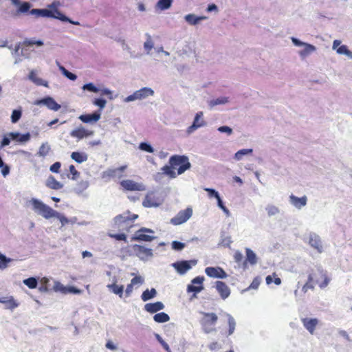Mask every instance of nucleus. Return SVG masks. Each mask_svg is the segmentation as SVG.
<instances>
[{
    "label": "nucleus",
    "mask_w": 352,
    "mask_h": 352,
    "mask_svg": "<svg viewBox=\"0 0 352 352\" xmlns=\"http://www.w3.org/2000/svg\"><path fill=\"white\" fill-rule=\"evenodd\" d=\"M154 95V91L149 87H142L139 90L135 91L133 94L124 98L125 102H130L135 100H142L146 99L150 96Z\"/></svg>",
    "instance_id": "39448f33"
},
{
    "label": "nucleus",
    "mask_w": 352,
    "mask_h": 352,
    "mask_svg": "<svg viewBox=\"0 0 352 352\" xmlns=\"http://www.w3.org/2000/svg\"><path fill=\"white\" fill-rule=\"evenodd\" d=\"M289 204L298 210H301L307 204V197L304 195L301 197H298L292 194L289 197Z\"/></svg>",
    "instance_id": "a211bd4d"
},
{
    "label": "nucleus",
    "mask_w": 352,
    "mask_h": 352,
    "mask_svg": "<svg viewBox=\"0 0 352 352\" xmlns=\"http://www.w3.org/2000/svg\"><path fill=\"white\" fill-rule=\"evenodd\" d=\"M164 309V305L162 302L146 303L144 305V310L148 313L154 314Z\"/></svg>",
    "instance_id": "cd10ccee"
},
{
    "label": "nucleus",
    "mask_w": 352,
    "mask_h": 352,
    "mask_svg": "<svg viewBox=\"0 0 352 352\" xmlns=\"http://www.w3.org/2000/svg\"><path fill=\"white\" fill-rule=\"evenodd\" d=\"M120 185L126 190L130 191H144L146 190V186L142 183L135 182L131 179L122 180Z\"/></svg>",
    "instance_id": "f8f14e48"
},
{
    "label": "nucleus",
    "mask_w": 352,
    "mask_h": 352,
    "mask_svg": "<svg viewBox=\"0 0 352 352\" xmlns=\"http://www.w3.org/2000/svg\"><path fill=\"white\" fill-rule=\"evenodd\" d=\"M207 276L214 278H226L228 275L220 267H208L205 269Z\"/></svg>",
    "instance_id": "f3484780"
},
{
    "label": "nucleus",
    "mask_w": 352,
    "mask_h": 352,
    "mask_svg": "<svg viewBox=\"0 0 352 352\" xmlns=\"http://www.w3.org/2000/svg\"><path fill=\"white\" fill-rule=\"evenodd\" d=\"M100 112H94L92 114L81 115L78 118L84 123H93L98 121L100 119Z\"/></svg>",
    "instance_id": "a878e982"
},
{
    "label": "nucleus",
    "mask_w": 352,
    "mask_h": 352,
    "mask_svg": "<svg viewBox=\"0 0 352 352\" xmlns=\"http://www.w3.org/2000/svg\"><path fill=\"white\" fill-rule=\"evenodd\" d=\"M54 218H57L60 221L62 227L69 223L68 219L58 211H56V214H54Z\"/></svg>",
    "instance_id": "680f3d73"
},
{
    "label": "nucleus",
    "mask_w": 352,
    "mask_h": 352,
    "mask_svg": "<svg viewBox=\"0 0 352 352\" xmlns=\"http://www.w3.org/2000/svg\"><path fill=\"white\" fill-rule=\"evenodd\" d=\"M217 130L221 132V133H226L228 135H230L232 134L233 133V130L232 128H230V126H219Z\"/></svg>",
    "instance_id": "338daca9"
},
{
    "label": "nucleus",
    "mask_w": 352,
    "mask_h": 352,
    "mask_svg": "<svg viewBox=\"0 0 352 352\" xmlns=\"http://www.w3.org/2000/svg\"><path fill=\"white\" fill-rule=\"evenodd\" d=\"M309 238V245L319 252H321L322 251V245L320 236L315 233H311Z\"/></svg>",
    "instance_id": "393cba45"
},
{
    "label": "nucleus",
    "mask_w": 352,
    "mask_h": 352,
    "mask_svg": "<svg viewBox=\"0 0 352 352\" xmlns=\"http://www.w3.org/2000/svg\"><path fill=\"white\" fill-rule=\"evenodd\" d=\"M204 190L208 192V195L210 198L214 197L217 199L220 196L219 192L213 188H206Z\"/></svg>",
    "instance_id": "69168bd1"
},
{
    "label": "nucleus",
    "mask_w": 352,
    "mask_h": 352,
    "mask_svg": "<svg viewBox=\"0 0 352 352\" xmlns=\"http://www.w3.org/2000/svg\"><path fill=\"white\" fill-rule=\"evenodd\" d=\"M204 113L202 111L197 112L195 116L192 124L188 127L186 133L190 135L200 127L204 126L206 123L203 119Z\"/></svg>",
    "instance_id": "2eb2a0df"
},
{
    "label": "nucleus",
    "mask_w": 352,
    "mask_h": 352,
    "mask_svg": "<svg viewBox=\"0 0 352 352\" xmlns=\"http://www.w3.org/2000/svg\"><path fill=\"white\" fill-rule=\"evenodd\" d=\"M22 115L21 110L20 109H14L11 116V121L12 123H16L19 119L21 118Z\"/></svg>",
    "instance_id": "5fc2aeb1"
},
{
    "label": "nucleus",
    "mask_w": 352,
    "mask_h": 352,
    "mask_svg": "<svg viewBox=\"0 0 352 352\" xmlns=\"http://www.w3.org/2000/svg\"><path fill=\"white\" fill-rule=\"evenodd\" d=\"M246 260L251 264L255 265L257 263V256L256 254L250 248L245 249Z\"/></svg>",
    "instance_id": "a19ab883"
},
{
    "label": "nucleus",
    "mask_w": 352,
    "mask_h": 352,
    "mask_svg": "<svg viewBox=\"0 0 352 352\" xmlns=\"http://www.w3.org/2000/svg\"><path fill=\"white\" fill-rule=\"evenodd\" d=\"M145 36L146 37V40L144 43V48L146 52V54H149L151 50L154 47V43L153 41L151 36L148 33H146Z\"/></svg>",
    "instance_id": "ea45409f"
},
{
    "label": "nucleus",
    "mask_w": 352,
    "mask_h": 352,
    "mask_svg": "<svg viewBox=\"0 0 352 352\" xmlns=\"http://www.w3.org/2000/svg\"><path fill=\"white\" fill-rule=\"evenodd\" d=\"M313 280H314V277L311 274H310L308 277V282L307 283H305L302 288V290L304 293H306L309 289H313L314 288V285L311 284V282Z\"/></svg>",
    "instance_id": "4d7b16f0"
},
{
    "label": "nucleus",
    "mask_w": 352,
    "mask_h": 352,
    "mask_svg": "<svg viewBox=\"0 0 352 352\" xmlns=\"http://www.w3.org/2000/svg\"><path fill=\"white\" fill-rule=\"evenodd\" d=\"M60 71L62 72L63 76L71 80L74 81L77 78V76L76 74L69 72L63 66H60Z\"/></svg>",
    "instance_id": "3c124183"
},
{
    "label": "nucleus",
    "mask_w": 352,
    "mask_h": 352,
    "mask_svg": "<svg viewBox=\"0 0 352 352\" xmlns=\"http://www.w3.org/2000/svg\"><path fill=\"white\" fill-rule=\"evenodd\" d=\"M99 92L101 96H106L111 100L114 99V97L113 96V91L108 88H100Z\"/></svg>",
    "instance_id": "052dcab7"
},
{
    "label": "nucleus",
    "mask_w": 352,
    "mask_h": 352,
    "mask_svg": "<svg viewBox=\"0 0 352 352\" xmlns=\"http://www.w3.org/2000/svg\"><path fill=\"white\" fill-rule=\"evenodd\" d=\"M197 261L196 260L182 261L173 263L171 265L181 275L186 274L192 268V266L196 265Z\"/></svg>",
    "instance_id": "6e6552de"
},
{
    "label": "nucleus",
    "mask_w": 352,
    "mask_h": 352,
    "mask_svg": "<svg viewBox=\"0 0 352 352\" xmlns=\"http://www.w3.org/2000/svg\"><path fill=\"white\" fill-rule=\"evenodd\" d=\"M146 232L154 233V231L148 228H142L135 232L134 236L132 237V241H151L155 239V236L146 234Z\"/></svg>",
    "instance_id": "ddd939ff"
},
{
    "label": "nucleus",
    "mask_w": 352,
    "mask_h": 352,
    "mask_svg": "<svg viewBox=\"0 0 352 352\" xmlns=\"http://www.w3.org/2000/svg\"><path fill=\"white\" fill-rule=\"evenodd\" d=\"M139 148L149 153H153L154 152L153 146L147 142H141L139 144Z\"/></svg>",
    "instance_id": "603ef678"
},
{
    "label": "nucleus",
    "mask_w": 352,
    "mask_h": 352,
    "mask_svg": "<svg viewBox=\"0 0 352 352\" xmlns=\"http://www.w3.org/2000/svg\"><path fill=\"white\" fill-rule=\"evenodd\" d=\"M164 174L169 176L170 178L174 179L177 177V174L169 166H164L161 168Z\"/></svg>",
    "instance_id": "8fccbe9b"
},
{
    "label": "nucleus",
    "mask_w": 352,
    "mask_h": 352,
    "mask_svg": "<svg viewBox=\"0 0 352 352\" xmlns=\"http://www.w3.org/2000/svg\"><path fill=\"white\" fill-rule=\"evenodd\" d=\"M67 287L64 286L61 283L57 280H54L53 289L56 292H60L61 294H67Z\"/></svg>",
    "instance_id": "49530a36"
},
{
    "label": "nucleus",
    "mask_w": 352,
    "mask_h": 352,
    "mask_svg": "<svg viewBox=\"0 0 352 352\" xmlns=\"http://www.w3.org/2000/svg\"><path fill=\"white\" fill-rule=\"evenodd\" d=\"M51 151L50 145L47 142H43L40 146L36 155L41 157H46Z\"/></svg>",
    "instance_id": "f704fd0d"
},
{
    "label": "nucleus",
    "mask_w": 352,
    "mask_h": 352,
    "mask_svg": "<svg viewBox=\"0 0 352 352\" xmlns=\"http://www.w3.org/2000/svg\"><path fill=\"white\" fill-rule=\"evenodd\" d=\"M82 89L84 91H88L93 92V93H99V91H100V88L96 87L92 82L85 84L82 87Z\"/></svg>",
    "instance_id": "09e8293b"
},
{
    "label": "nucleus",
    "mask_w": 352,
    "mask_h": 352,
    "mask_svg": "<svg viewBox=\"0 0 352 352\" xmlns=\"http://www.w3.org/2000/svg\"><path fill=\"white\" fill-rule=\"evenodd\" d=\"M35 105H44L49 109L57 111L60 109V105L58 104L53 98L47 96L41 100H37L34 103Z\"/></svg>",
    "instance_id": "4468645a"
},
{
    "label": "nucleus",
    "mask_w": 352,
    "mask_h": 352,
    "mask_svg": "<svg viewBox=\"0 0 352 352\" xmlns=\"http://www.w3.org/2000/svg\"><path fill=\"white\" fill-rule=\"evenodd\" d=\"M138 217V214H132L129 211H126L121 214L117 215L114 218V224L119 230H126L129 232V229L133 227V221Z\"/></svg>",
    "instance_id": "f03ea898"
},
{
    "label": "nucleus",
    "mask_w": 352,
    "mask_h": 352,
    "mask_svg": "<svg viewBox=\"0 0 352 352\" xmlns=\"http://www.w3.org/2000/svg\"><path fill=\"white\" fill-rule=\"evenodd\" d=\"M23 283L30 289H34L37 287L38 281L34 277H30L23 280Z\"/></svg>",
    "instance_id": "de8ad7c7"
},
{
    "label": "nucleus",
    "mask_w": 352,
    "mask_h": 352,
    "mask_svg": "<svg viewBox=\"0 0 352 352\" xmlns=\"http://www.w3.org/2000/svg\"><path fill=\"white\" fill-rule=\"evenodd\" d=\"M192 215V210L188 208L179 211L177 214L170 219V223L177 226L186 222Z\"/></svg>",
    "instance_id": "1a4fd4ad"
},
{
    "label": "nucleus",
    "mask_w": 352,
    "mask_h": 352,
    "mask_svg": "<svg viewBox=\"0 0 352 352\" xmlns=\"http://www.w3.org/2000/svg\"><path fill=\"white\" fill-rule=\"evenodd\" d=\"M45 185L47 187L53 190H60L63 187V184L57 181L52 175L47 177L45 182Z\"/></svg>",
    "instance_id": "2f4dec72"
},
{
    "label": "nucleus",
    "mask_w": 352,
    "mask_h": 352,
    "mask_svg": "<svg viewBox=\"0 0 352 352\" xmlns=\"http://www.w3.org/2000/svg\"><path fill=\"white\" fill-rule=\"evenodd\" d=\"M311 275L314 277V280L315 279L316 283L322 289L326 287L330 282V278L327 276V272L321 267H318L317 272Z\"/></svg>",
    "instance_id": "9d476101"
},
{
    "label": "nucleus",
    "mask_w": 352,
    "mask_h": 352,
    "mask_svg": "<svg viewBox=\"0 0 352 352\" xmlns=\"http://www.w3.org/2000/svg\"><path fill=\"white\" fill-rule=\"evenodd\" d=\"M28 79L38 86L48 87V82L41 78L36 76V71L32 69L28 75Z\"/></svg>",
    "instance_id": "7c9ffc66"
},
{
    "label": "nucleus",
    "mask_w": 352,
    "mask_h": 352,
    "mask_svg": "<svg viewBox=\"0 0 352 352\" xmlns=\"http://www.w3.org/2000/svg\"><path fill=\"white\" fill-rule=\"evenodd\" d=\"M265 211L269 217L278 215L280 213V209L272 204H269L265 206Z\"/></svg>",
    "instance_id": "c9c22d12"
},
{
    "label": "nucleus",
    "mask_w": 352,
    "mask_h": 352,
    "mask_svg": "<svg viewBox=\"0 0 352 352\" xmlns=\"http://www.w3.org/2000/svg\"><path fill=\"white\" fill-rule=\"evenodd\" d=\"M153 320L158 323H163L169 321L170 317L169 316L164 313V312H160L158 314H156L153 316Z\"/></svg>",
    "instance_id": "37998d69"
},
{
    "label": "nucleus",
    "mask_w": 352,
    "mask_h": 352,
    "mask_svg": "<svg viewBox=\"0 0 352 352\" xmlns=\"http://www.w3.org/2000/svg\"><path fill=\"white\" fill-rule=\"evenodd\" d=\"M204 281V276H197L191 280V284L187 287L188 292H194V296L199 293L204 289L203 282Z\"/></svg>",
    "instance_id": "dca6fc26"
},
{
    "label": "nucleus",
    "mask_w": 352,
    "mask_h": 352,
    "mask_svg": "<svg viewBox=\"0 0 352 352\" xmlns=\"http://www.w3.org/2000/svg\"><path fill=\"white\" fill-rule=\"evenodd\" d=\"M155 337L167 352H172L168 344L162 339V338L158 333H155Z\"/></svg>",
    "instance_id": "e2e57ef3"
},
{
    "label": "nucleus",
    "mask_w": 352,
    "mask_h": 352,
    "mask_svg": "<svg viewBox=\"0 0 352 352\" xmlns=\"http://www.w3.org/2000/svg\"><path fill=\"white\" fill-rule=\"evenodd\" d=\"M92 103L94 105L98 107L100 110H102L107 104V100L102 98H96L93 100Z\"/></svg>",
    "instance_id": "864d4df0"
},
{
    "label": "nucleus",
    "mask_w": 352,
    "mask_h": 352,
    "mask_svg": "<svg viewBox=\"0 0 352 352\" xmlns=\"http://www.w3.org/2000/svg\"><path fill=\"white\" fill-rule=\"evenodd\" d=\"M291 40L292 43L295 46L302 47V49L298 52V54L302 59H304L306 57L309 56L316 50L314 45L302 42L297 38L292 37Z\"/></svg>",
    "instance_id": "423d86ee"
},
{
    "label": "nucleus",
    "mask_w": 352,
    "mask_h": 352,
    "mask_svg": "<svg viewBox=\"0 0 352 352\" xmlns=\"http://www.w3.org/2000/svg\"><path fill=\"white\" fill-rule=\"evenodd\" d=\"M160 204V203L158 199L156 198L152 192L148 193L142 202L143 206L146 208H156L158 207Z\"/></svg>",
    "instance_id": "4be33fe9"
},
{
    "label": "nucleus",
    "mask_w": 352,
    "mask_h": 352,
    "mask_svg": "<svg viewBox=\"0 0 352 352\" xmlns=\"http://www.w3.org/2000/svg\"><path fill=\"white\" fill-rule=\"evenodd\" d=\"M157 291L155 289L152 288L151 289H146L143 292L141 296V298L144 302H146L157 296Z\"/></svg>",
    "instance_id": "e433bc0d"
},
{
    "label": "nucleus",
    "mask_w": 352,
    "mask_h": 352,
    "mask_svg": "<svg viewBox=\"0 0 352 352\" xmlns=\"http://www.w3.org/2000/svg\"><path fill=\"white\" fill-rule=\"evenodd\" d=\"M94 132L91 131H87L84 127L80 126L71 131L70 135L73 138H76L79 140L82 139L85 137L92 135Z\"/></svg>",
    "instance_id": "5701e85b"
},
{
    "label": "nucleus",
    "mask_w": 352,
    "mask_h": 352,
    "mask_svg": "<svg viewBox=\"0 0 352 352\" xmlns=\"http://www.w3.org/2000/svg\"><path fill=\"white\" fill-rule=\"evenodd\" d=\"M337 54H341V55H346L347 56L349 50L346 45H340L336 50Z\"/></svg>",
    "instance_id": "774afa93"
},
{
    "label": "nucleus",
    "mask_w": 352,
    "mask_h": 352,
    "mask_svg": "<svg viewBox=\"0 0 352 352\" xmlns=\"http://www.w3.org/2000/svg\"><path fill=\"white\" fill-rule=\"evenodd\" d=\"M30 14L32 15L35 16L36 17H43V18H52V16H54L52 14V12H50L47 8L45 9H32L30 11Z\"/></svg>",
    "instance_id": "c85d7f7f"
},
{
    "label": "nucleus",
    "mask_w": 352,
    "mask_h": 352,
    "mask_svg": "<svg viewBox=\"0 0 352 352\" xmlns=\"http://www.w3.org/2000/svg\"><path fill=\"white\" fill-rule=\"evenodd\" d=\"M226 316L228 317V326H229L228 335L230 336L234 331L235 327H236V322H235L234 318L230 314H227Z\"/></svg>",
    "instance_id": "a18cd8bd"
},
{
    "label": "nucleus",
    "mask_w": 352,
    "mask_h": 352,
    "mask_svg": "<svg viewBox=\"0 0 352 352\" xmlns=\"http://www.w3.org/2000/svg\"><path fill=\"white\" fill-rule=\"evenodd\" d=\"M29 203L32 206V210L45 219L54 218V214H56V210H54L40 199L32 198Z\"/></svg>",
    "instance_id": "f257e3e1"
},
{
    "label": "nucleus",
    "mask_w": 352,
    "mask_h": 352,
    "mask_svg": "<svg viewBox=\"0 0 352 352\" xmlns=\"http://www.w3.org/2000/svg\"><path fill=\"white\" fill-rule=\"evenodd\" d=\"M0 302L5 305L6 308L8 309H14L19 306L12 296H6L0 298Z\"/></svg>",
    "instance_id": "c756f323"
},
{
    "label": "nucleus",
    "mask_w": 352,
    "mask_h": 352,
    "mask_svg": "<svg viewBox=\"0 0 352 352\" xmlns=\"http://www.w3.org/2000/svg\"><path fill=\"white\" fill-rule=\"evenodd\" d=\"M135 254L143 261H147L153 257V250L145 246L135 244L133 245Z\"/></svg>",
    "instance_id": "0eeeda50"
},
{
    "label": "nucleus",
    "mask_w": 352,
    "mask_h": 352,
    "mask_svg": "<svg viewBox=\"0 0 352 352\" xmlns=\"http://www.w3.org/2000/svg\"><path fill=\"white\" fill-rule=\"evenodd\" d=\"M23 45L25 46H31L33 45H36L40 47L43 45V42L41 40L36 41L34 39H26L24 41Z\"/></svg>",
    "instance_id": "bf43d9fd"
},
{
    "label": "nucleus",
    "mask_w": 352,
    "mask_h": 352,
    "mask_svg": "<svg viewBox=\"0 0 352 352\" xmlns=\"http://www.w3.org/2000/svg\"><path fill=\"white\" fill-rule=\"evenodd\" d=\"M207 19L205 16H196L195 14H188L184 16V20L190 25H196L201 21Z\"/></svg>",
    "instance_id": "bb28decb"
},
{
    "label": "nucleus",
    "mask_w": 352,
    "mask_h": 352,
    "mask_svg": "<svg viewBox=\"0 0 352 352\" xmlns=\"http://www.w3.org/2000/svg\"><path fill=\"white\" fill-rule=\"evenodd\" d=\"M60 6V3L59 1L55 0L52 3L47 5V9L52 12V14L54 16H52L53 19H58L63 22H69L74 25H80L79 22L74 21L70 19L67 16L64 15L58 9V8Z\"/></svg>",
    "instance_id": "20e7f679"
},
{
    "label": "nucleus",
    "mask_w": 352,
    "mask_h": 352,
    "mask_svg": "<svg viewBox=\"0 0 352 352\" xmlns=\"http://www.w3.org/2000/svg\"><path fill=\"white\" fill-rule=\"evenodd\" d=\"M253 152L252 148H243L238 151L234 155V159L236 160H241L244 155L251 154Z\"/></svg>",
    "instance_id": "c03bdc74"
},
{
    "label": "nucleus",
    "mask_w": 352,
    "mask_h": 352,
    "mask_svg": "<svg viewBox=\"0 0 352 352\" xmlns=\"http://www.w3.org/2000/svg\"><path fill=\"white\" fill-rule=\"evenodd\" d=\"M107 287L111 293L118 295L120 298L122 297L124 292V285L108 284Z\"/></svg>",
    "instance_id": "473e14b6"
},
{
    "label": "nucleus",
    "mask_w": 352,
    "mask_h": 352,
    "mask_svg": "<svg viewBox=\"0 0 352 352\" xmlns=\"http://www.w3.org/2000/svg\"><path fill=\"white\" fill-rule=\"evenodd\" d=\"M231 236L228 235H221L220 245L223 247H230L232 243Z\"/></svg>",
    "instance_id": "6e6d98bb"
},
{
    "label": "nucleus",
    "mask_w": 352,
    "mask_h": 352,
    "mask_svg": "<svg viewBox=\"0 0 352 352\" xmlns=\"http://www.w3.org/2000/svg\"><path fill=\"white\" fill-rule=\"evenodd\" d=\"M169 163L172 167L179 166L177 169V175L183 174L191 167L188 157L185 155H173L169 159Z\"/></svg>",
    "instance_id": "7ed1b4c3"
},
{
    "label": "nucleus",
    "mask_w": 352,
    "mask_h": 352,
    "mask_svg": "<svg viewBox=\"0 0 352 352\" xmlns=\"http://www.w3.org/2000/svg\"><path fill=\"white\" fill-rule=\"evenodd\" d=\"M71 158L76 162L81 164L88 160V155L83 152H73L71 154Z\"/></svg>",
    "instance_id": "72a5a7b5"
},
{
    "label": "nucleus",
    "mask_w": 352,
    "mask_h": 352,
    "mask_svg": "<svg viewBox=\"0 0 352 352\" xmlns=\"http://www.w3.org/2000/svg\"><path fill=\"white\" fill-rule=\"evenodd\" d=\"M216 289L222 299L225 300L230 294V289L228 286L222 281L216 282Z\"/></svg>",
    "instance_id": "412c9836"
},
{
    "label": "nucleus",
    "mask_w": 352,
    "mask_h": 352,
    "mask_svg": "<svg viewBox=\"0 0 352 352\" xmlns=\"http://www.w3.org/2000/svg\"><path fill=\"white\" fill-rule=\"evenodd\" d=\"M300 320L303 324V327L309 331L310 334L313 335L315 332L316 327L319 324L318 319L302 318Z\"/></svg>",
    "instance_id": "6ab92c4d"
},
{
    "label": "nucleus",
    "mask_w": 352,
    "mask_h": 352,
    "mask_svg": "<svg viewBox=\"0 0 352 352\" xmlns=\"http://www.w3.org/2000/svg\"><path fill=\"white\" fill-rule=\"evenodd\" d=\"M173 0H158L156 8L160 10H166L172 6Z\"/></svg>",
    "instance_id": "79ce46f5"
},
{
    "label": "nucleus",
    "mask_w": 352,
    "mask_h": 352,
    "mask_svg": "<svg viewBox=\"0 0 352 352\" xmlns=\"http://www.w3.org/2000/svg\"><path fill=\"white\" fill-rule=\"evenodd\" d=\"M229 102V98L228 97H220L216 99H212L208 102V105L210 108L214 107L217 105L226 104Z\"/></svg>",
    "instance_id": "58836bf2"
},
{
    "label": "nucleus",
    "mask_w": 352,
    "mask_h": 352,
    "mask_svg": "<svg viewBox=\"0 0 352 352\" xmlns=\"http://www.w3.org/2000/svg\"><path fill=\"white\" fill-rule=\"evenodd\" d=\"M8 135L12 138V140L21 143H25L29 142L31 138L30 133L21 134L19 132H10L8 133Z\"/></svg>",
    "instance_id": "b1692460"
},
{
    "label": "nucleus",
    "mask_w": 352,
    "mask_h": 352,
    "mask_svg": "<svg viewBox=\"0 0 352 352\" xmlns=\"http://www.w3.org/2000/svg\"><path fill=\"white\" fill-rule=\"evenodd\" d=\"M201 314H203L204 316L200 320L201 325H215L218 320V317L216 314L206 312H202Z\"/></svg>",
    "instance_id": "aec40b11"
},
{
    "label": "nucleus",
    "mask_w": 352,
    "mask_h": 352,
    "mask_svg": "<svg viewBox=\"0 0 352 352\" xmlns=\"http://www.w3.org/2000/svg\"><path fill=\"white\" fill-rule=\"evenodd\" d=\"M127 166L124 165L117 168H109L102 173V178L109 180L111 178L120 179L123 177V172L126 169Z\"/></svg>",
    "instance_id": "9b49d317"
},
{
    "label": "nucleus",
    "mask_w": 352,
    "mask_h": 352,
    "mask_svg": "<svg viewBox=\"0 0 352 352\" xmlns=\"http://www.w3.org/2000/svg\"><path fill=\"white\" fill-rule=\"evenodd\" d=\"M89 182L88 181L82 180L79 182L74 188V191L78 194H82L85 190L88 188Z\"/></svg>",
    "instance_id": "4c0bfd02"
},
{
    "label": "nucleus",
    "mask_w": 352,
    "mask_h": 352,
    "mask_svg": "<svg viewBox=\"0 0 352 352\" xmlns=\"http://www.w3.org/2000/svg\"><path fill=\"white\" fill-rule=\"evenodd\" d=\"M12 259L7 258L5 255L0 253V268L4 269L7 267L8 263L11 262Z\"/></svg>",
    "instance_id": "13d9d810"
},
{
    "label": "nucleus",
    "mask_w": 352,
    "mask_h": 352,
    "mask_svg": "<svg viewBox=\"0 0 352 352\" xmlns=\"http://www.w3.org/2000/svg\"><path fill=\"white\" fill-rule=\"evenodd\" d=\"M185 248V243L174 241L172 242V248L177 251H181Z\"/></svg>",
    "instance_id": "0e129e2a"
}]
</instances>
